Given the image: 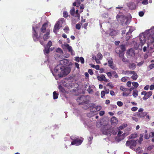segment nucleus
<instances>
[{
  "instance_id": "nucleus-19",
  "label": "nucleus",
  "mask_w": 154,
  "mask_h": 154,
  "mask_svg": "<svg viewBox=\"0 0 154 154\" xmlns=\"http://www.w3.org/2000/svg\"><path fill=\"white\" fill-rule=\"evenodd\" d=\"M131 75H132L131 76V78L133 80H136L137 79L138 76L134 71H132Z\"/></svg>"
},
{
  "instance_id": "nucleus-36",
  "label": "nucleus",
  "mask_w": 154,
  "mask_h": 154,
  "mask_svg": "<svg viewBox=\"0 0 154 154\" xmlns=\"http://www.w3.org/2000/svg\"><path fill=\"white\" fill-rule=\"evenodd\" d=\"M130 94V93L128 91L124 92L122 94V95L123 96H126L127 97Z\"/></svg>"
},
{
  "instance_id": "nucleus-24",
  "label": "nucleus",
  "mask_w": 154,
  "mask_h": 154,
  "mask_svg": "<svg viewBox=\"0 0 154 154\" xmlns=\"http://www.w3.org/2000/svg\"><path fill=\"white\" fill-rule=\"evenodd\" d=\"M70 13L73 16L75 17V9L73 7L70 10Z\"/></svg>"
},
{
  "instance_id": "nucleus-12",
  "label": "nucleus",
  "mask_w": 154,
  "mask_h": 154,
  "mask_svg": "<svg viewBox=\"0 0 154 154\" xmlns=\"http://www.w3.org/2000/svg\"><path fill=\"white\" fill-rule=\"evenodd\" d=\"M97 79L100 81H104L106 82H108L109 80L106 78L105 75H101L100 76H98L97 77Z\"/></svg>"
},
{
  "instance_id": "nucleus-18",
  "label": "nucleus",
  "mask_w": 154,
  "mask_h": 154,
  "mask_svg": "<svg viewBox=\"0 0 154 154\" xmlns=\"http://www.w3.org/2000/svg\"><path fill=\"white\" fill-rule=\"evenodd\" d=\"M56 52L57 53L56 54L58 56V57H60L62 55L63 52L61 49L60 48H58L56 50Z\"/></svg>"
},
{
  "instance_id": "nucleus-62",
  "label": "nucleus",
  "mask_w": 154,
  "mask_h": 154,
  "mask_svg": "<svg viewBox=\"0 0 154 154\" xmlns=\"http://www.w3.org/2000/svg\"><path fill=\"white\" fill-rule=\"evenodd\" d=\"M131 82L130 81H128L127 83V85L129 87H131Z\"/></svg>"
},
{
  "instance_id": "nucleus-41",
  "label": "nucleus",
  "mask_w": 154,
  "mask_h": 154,
  "mask_svg": "<svg viewBox=\"0 0 154 154\" xmlns=\"http://www.w3.org/2000/svg\"><path fill=\"white\" fill-rule=\"evenodd\" d=\"M107 76L110 78L111 79L112 76V72H108L106 73Z\"/></svg>"
},
{
  "instance_id": "nucleus-64",
  "label": "nucleus",
  "mask_w": 154,
  "mask_h": 154,
  "mask_svg": "<svg viewBox=\"0 0 154 154\" xmlns=\"http://www.w3.org/2000/svg\"><path fill=\"white\" fill-rule=\"evenodd\" d=\"M149 88L151 90L154 89V85H151L150 86Z\"/></svg>"
},
{
  "instance_id": "nucleus-15",
  "label": "nucleus",
  "mask_w": 154,
  "mask_h": 154,
  "mask_svg": "<svg viewBox=\"0 0 154 154\" xmlns=\"http://www.w3.org/2000/svg\"><path fill=\"white\" fill-rule=\"evenodd\" d=\"M147 114V113L146 112H136V115L138 116L139 118H143L146 116Z\"/></svg>"
},
{
  "instance_id": "nucleus-27",
  "label": "nucleus",
  "mask_w": 154,
  "mask_h": 154,
  "mask_svg": "<svg viewBox=\"0 0 154 154\" xmlns=\"http://www.w3.org/2000/svg\"><path fill=\"white\" fill-rule=\"evenodd\" d=\"M120 90H121V91H124V92L127 91H128L129 90L128 89L125 88L124 87H123V86H121L120 87Z\"/></svg>"
},
{
  "instance_id": "nucleus-42",
  "label": "nucleus",
  "mask_w": 154,
  "mask_h": 154,
  "mask_svg": "<svg viewBox=\"0 0 154 154\" xmlns=\"http://www.w3.org/2000/svg\"><path fill=\"white\" fill-rule=\"evenodd\" d=\"M122 61L125 63L128 62H129V60L126 58L124 57L122 58Z\"/></svg>"
},
{
  "instance_id": "nucleus-63",
  "label": "nucleus",
  "mask_w": 154,
  "mask_h": 154,
  "mask_svg": "<svg viewBox=\"0 0 154 154\" xmlns=\"http://www.w3.org/2000/svg\"><path fill=\"white\" fill-rule=\"evenodd\" d=\"M59 89L60 91H62V92H63L64 91V89L63 88V87L61 86H60L59 87Z\"/></svg>"
},
{
  "instance_id": "nucleus-59",
  "label": "nucleus",
  "mask_w": 154,
  "mask_h": 154,
  "mask_svg": "<svg viewBox=\"0 0 154 154\" xmlns=\"http://www.w3.org/2000/svg\"><path fill=\"white\" fill-rule=\"evenodd\" d=\"M80 60L82 63H84V60L83 57H81L80 58Z\"/></svg>"
},
{
  "instance_id": "nucleus-8",
  "label": "nucleus",
  "mask_w": 154,
  "mask_h": 154,
  "mask_svg": "<svg viewBox=\"0 0 154 154\" xmlns=\"http://www.w3.org/2000/svg\"><path fill=\"white\" fill-rule=\"evenodd\" d=\"M49 35H50V31L48 29L47 30L46 32V33L44 34L43 35H41L42 37V38H40V39H38L36 41L39 40L40 41V44L44 45V43L43 42H42V38H43L44 40L46 41L49 38Z\"/></svg>"
},
{
  "instance_id": "nucleus-58",
  "label": "nucleus",
  "mask_w": 154,
  "mask_h": 154,
  "mask_svg": "<svg viewBox=\"0 0 154 154\" xmlns=\"http://www.w3.org/2000/svg\"><path fill=\"white\" fill-rule=\"evenodd\" d=\"M107 86H109L110 88H112L113 87V86L111 83H109L107 84Z\"/></svg>"
},
{
  "instance_id": "nucleus-16",
  "label": "nucleus",
  "mask_w": 154,
  "mask_h": 154,
  "mask_svg": "<svg viewBox=\"0 0 154 154\" xmlns=\"http://www.w3.org/2000/svg\"><path fill=\"white\" fill-rule=\"evenodd\" d=\"M127 5L131 10L135 9L136 8V6L135 4L133 2H130L128 3Z\"/></svg>"
},
{
  "instance_id": "nucleus-34",
  "label": "nucleus",
  "mask_w": 154,
  "mask_h": 154,
  "mask_svg": "<svg viewBox=\"0 0 154 154\" xmlns=\"http://www.w3.org/2000/svg\"><path fill=\"white\" fill-rule=\"evenodd\" d=\"M143 134H141L140 135V137L139 138V142L140 144L141 143V142L143 140Z\"/></svg>"
},
{
  "instance_id": "nucleus-39",
  "label": "nucleus",
  "mask_w": 154,
  "mask_h": 154,
  "mask_svg": "<svg viewBox=\"0 0 154 154\" xmlns=\"http://www.w3.org/2000/svg\"><path fill=\"white\" fill-rule=\"evenodd\" d=\"M132 84L135 88H137L139 86L138 83L137 82H132Z\"/></svg>"
},
{
  "instance_id": "nucleus-6",
  "label": "nucleus",
  "mask_w": 154,
  "mask_h": 154,
  "mask_svg": "<svg viewBox=\"0 0 154 154\" xmlns=\"http://www.w3.org/2000/svg\"><path fill=\"white\" fill-rule=\"evenodd\" d=\"M137 140H132L127 141L126 143V145L127 146H129L131 149H134L135 146L137 144Z\"/></svg>"
},
{
  "instance_id": "nucleus-25",
  "label": "nucleus",
  "mask_w": 154,
  "mask_h": 154,
  "mask_svg": "<svg viewBox=\"0 0 154 154\" xmlns=\"http://www.w3.org/2000/svg\"><path fill=\"white\" fill-rule=\"evenodd\" d=\"M119 48V50H120L121 51L124 52L125 51V46L123 45H122L119 47L117 48Z\"/></svg>"
},
{
  "instance_id": "nucleus-49",
  "label": "nucleus",
  "mask_w": 154,
  "mask_h": 154,
  "mask_svg": "<svg viewBox=\"0 0 154 154\" xmlns=\"http://www.w3.org/2000/svg\"><path fill=\"white\" fill-rule=\"evenodd\" d=\"M75 28L76 29H80L81 28V25L79 23H77L76 24Z\"/></svg>"
},
{
  "instance_id": "nucleus-7",
  "label": "nucleus",
  "mask_w": 154,
  "mask_h": 154,
  "mask_svg": "<svg viewBox=\"0 0 154 154\" xmlns=\"http://www.w3.org/2000/svg\"><path fill=\"white\" fill-rule=\"evenodd\" d=\"M63 20V19H62V20H59L55 25L53 31L55 34H57V31L62 27Z\"/></svg>"
},
{
  "instance_id": "nucleus-32",
  "label": "nucleus",
  "mask_w": 154,
  "mask_h": 154,
  "mask_svg": "<svg viewBox=\"0 0 154 154\" xmlns=\"http://www.w3.org/2000/svg\"><path fill=\"white\" fill-rule=\"evenodd\" d=\"M49 48L46 47L45 48V49L44 50V53L45 54H48L49 52Z\"/></svg>"
},
{
  "instance_id": "nucleus-48",
  "label": "nucleus",
  "mask_w": 154,
  "mask_h": 154,
  "mask_svg": "<svg viewBox=\"0 0 154 154\" xmlns=\"http://www.w3.org/2000/svg\"><path fill=\"white\" fill-rule=\"evenodd\" d=\"M91 112H94L97 111V109L95 107H92L90 109Z\"/></svg>"
},
{
  "instance_id": "nucleus-52",
  "label": "nucleus",
  "mask_w": 154,
  "mask_h": 154,
  "mask_svg": "<svg viewBox=\"0 0 154 154\" xmlns=\"http://www.w3.org/2000/svg\"><path fill=\"white\" fill-rule=\"evenodd\" d=\"M134 30V28L131 27L130 28L128 32H129V33H131Z\"/></svg>"
},
{
  "instance_id": "nucleus-46",
  "label": "nucleus",
  "mask_w": 154,
  "mask_h": 154,
  "mask_svg": "<svg viewBox=\"0 0 154 154\" xmlns=\"http://www.w3.org/2000/svg\"><path fill=\"white\" fill-rule=\"evenodd\" d=\"M112 74L113 75L114 77L116 78H117L119 77L118 75L115 72L112 71Z\"/></svg>"
},
{
  "instance_id": "nucleus-45",
  "label": "nucleus",
  "mask_w": 154,
  "mask_h": 154,
  "mask_svg": "<svg viewBox=\"0 0 154 154\" xmlns=\"http://www.w3.org/2000/svg\"><path fill=\"white\" fill-rule=\"evenodd\" d=\"M52 42L51 41H49L48 42L46 47L48 48H50Z\"/></svg>"
},
{
  "instance_id": "nucleus-57",
  "label": "nucleus",
  "mask_w": 154,
  "mask_h": 154,
  "mask_svg": "<svg viewBox=\"0 0 154 154\" xmlns=\"http://www.w3.org/2000/svg\"><path fill=\"white\" fill-rule=\"evenodd\" d=\"M142 3L143 5H147L148 4V0H143L142 2Z\"/></svg>"
},
{
  "instance_id": "nucleus-31",
  "label": "nucleus",
  "mask_w": 154,
  "mask_h": 154,
  "mask_svg": "<svg viewBox=\"0 0 154 154\" xmlns=\"http://www.w3.org/2000/svg\"><path fill=\"white\" fill-rule=\"evenodd\" d=\"M102 55L100 53H98L97 55V58L99 59H101L102 58Z\"/></svg>"
},
{
  "instance_id": "nucleus-30",
  "label": "nucleus",
  "mask_w": 154,
  "mask_h": 154,
  "mask_svg": "<svg viewBox=\"0 0 154 154\" xmlns=\"http://www.w3.org/2000/svg\"><path fill=\"white\" fill-rule=\"evenodd\" d=\"M152 92L149 91V92H147L146 96L149 98L152 95Z\"/></svg>"
},
{
  "instance_id": "nucleus-61",
  "label": "nucleus",
  "mask_w": 154,
  "mask_h": 154,
  "mask_svg": "<svg viewBox=\"0 0 154 154\" xmlns=\"http://www.w3.org/2000/svg\"><path fill=\"white\" fill-rule=\"evenodd\" d=\"M88 72L91 75H92L93 74V72L91 69H89L88 70Z\"/></svg>"
},
{
  "instance_id": "nucleus-50",
  "label": "nucleus",
  "mask_w": 154,
  "mask_h": 154,
  "mask_svg": "<svg viewBox=\"0 0 154 154\" xmlns=\"http://www.w3.org/2000/svg\"><path fill=\"white\" fill-rule=\"evenodd\" d=\"M63 16L64 17L66 18L68 16V14L66 11H64L63 12Z\"/></svg>"
},
{
  "instance_id": "nucleus-29",
  "label": "nucleus",
  "mask_w": 154,
  "mask_h": 154,
  "mask_svg": "<svg viewBox=\"0 0 154 154\" xmlns=\"http://www.w3.org/2000/svg\"><path fill=\"white\" fill-rule=\"evenodd\" d=\"M138 92L137 90H134L133 91V95L134 97H136L138 96Z\"/></svg>"
},
{
  "instance_id": "nucleus-20",
  "label": "nucleus",
  "mask_w": 154,
  "mask_h": 154,
  "mask_svg": "<svg viewBox=\"0 0 154 154\" xmlns=\"http://www.w3.org/2000/svg\"><path fill=\"white\" fill-rule=\"evenodd\" d=\"M111 121L112 123L114 125L118 122L117 119L116 117H113L111 119Z\"/></svg>"
},
{
  "instance_id": "nucleus-56",
  "label": "nucleus",
  "mask_w": 154,
  "mask_h": 154,
  "mask_svg": "<svg viewBox=\"0 0 154 154\" xmlns=\"http://www.w3.org/2000/svg\"><path fill=\"white\" fill-rule=\"evenodd\" d=\"M154 67V63L151 64L148 67V68L149 69V70H150L152 69Z\"/></svg>"
},
{
  "instance_id": "nucleus-3",
  "label": "nucleus",
  "mask_w": 154,
  "mask_h": 154,
  "mask_svg": "<svg viewBox=\"0 0 154 154\" xmlns=\"http://www.w3.org/2000/svg\"><path fill=\"white\" fill-rule=\"evenodd\" d=\"M48 25L46 23H44L42 25V27L41 29V32L39 33V35L37 34V32L38 31V28L37 27H34L33 26L32 27L33 29V38L35 41H36L38 39L40 38H42L41 35H43V33L45 32L46 30V28Z\"/></svg>"
},
{
  "instance_id": "nucleus-38",
  "label": "nucleus",
  "mask_w": 154,
  "mask_h": 154,
  "mask_svg": "<svg viewBox=\"0 0 154 154\" xmlns=\"http://www.w3.org/2000/svg\"><path fill=\"white\" fill-rule=\"evenodd\" d=\"M145 134L144 136V137L146 139H148L150 137V135H149L147 133V130H145Z\"/></svg>"
},
{
  "instance_id": "nucleus-37",
  "label": "nucleus",
  "mask_w": 154,
  "mask_h": 154,
  "mask_svg": "<svg viewBox=\"0 0 154 154\" xmlns=\"http://www.w3.org/2000/svg\"><path fill=\"white\" fill-rule=\"evenodd\" d=\"M78 12L79 10H76V11L75 12V17H77L78 18H79L80 17V14Z\"/></svg>"
},
{
  "instance_id": "nucleus-51",
  "label": "nucleus",
  "mask_w": 154,
  "mask_h": 154,
  "mask_svg": "<svg viewBox=\"0 0 154 154\" xmlns=\"http://www.w3.org/2000/svg\"><path fill=\"white\" fill-rule=\"evenodd\" d=\"M126 40H127L129 39L131 37V36H130V35H129V33L128 32L126 34Z\"/></svg>"
},
{
  "instance_id": "nucleus-26",
  "label": "nucleus",
  "mask_w": 154,
  "mask_h": 154,
  "mask_svg": "<svg viewBox=\"0 0 154 154\" xmlns=\"http://www.w3.org/2000/svg\"><path fill=\"white\" fill-rule=\"evenodd\" d=\"M133 71H124L122 72V73L125 75H131V74Z\"/></svg>"
},
{
  "instance_id": "nucleus-28",
  "label": "nucleus",
  "mask_w": 154,
  "mask_h": 154,
  "mask_svg": "<svg viewBox=\"0 0 154 154\" xmlns=\"http://www.w3.org/2000/svg\"><path fill=\"white\" fill-rule=\"evenodd\" d=\"M53 97L54 99H57L58 97V94L55 91H54L53 93Z\"/></svg>"
},
{
  "instance_id": "nucleus-54",
  "label": "nucleus",
  "mask_w": 154,
  "mask_h": 154,
  "mask_svg": "<svg viewBox=\"0 0 154 154\" xmlns=\"http://www.w3.org/2000/svg\"><path fill=\"white\" fill-rule=\"evenodd\" d=\"M88 91L89 93H92L93 92V90L90 87L88 88Z\"/></svg>"
},
{
  "instance_id": "nucleus-44",
  "label": "nucleus",
  "mask_w": 154,
  "mask_h": 154,
  "mask_svg": "<svg viewBox=\"0 0 154 154\" xmlns=\"http://www.w3.org/2000/svg\"><path fill=\"white\" fill-rule=\"evenodd\" d=\"M136 151L137 152V153H139L142 152V150L141 148L139 147L136 149Z\"/></svg>"
},
{
  "instance_id": "nucleus-53",
  "label": "nucleus",
  "mask_w": 154,
  "mask_h": 154,
  "mask_svg": "<svg viewBox=\"0 0 154 154\" xmlns=\"http://www.w3.org/2000/svg\"><path fill=\"white\" fill-rule=\"evenodd\" d=\"M105 92L104 91H102L101 93V96L102 98H103L104 96L105 95Z\"/></svg>"
},
{
  "instance_id": "nucleus-55",
  "label": "nucleus",
  "mask_w": 154,
  "mask_h": 154,
  "mask_svg": "<svg viewBox=\"0 0 154 154\" xmlns=\"http://www.w3.org/2000/svg\"><path fill=\"white\" fill-rule=\"evenodd\" d=\"M138 108L137 107H133L132 108L131 110L132 111H135L137 110Z\"/></svg>"
},
{
  "instance_id": "nucleus-35",
  "label": "nucleus",
  "mask_w": 154,
  "mask_h": 154,
  "mask_svg": "<svg viewBox=\"0 0 154 154\" xmlns=\"http://www.w3.org/2000/svg\"><path fill=\"white\" fill-rule=\"evenodd\" d=\"M137 134L134 133L132 134L130 136V138H134L137 137Z\"/></svg>"
},
{
  "instance_id": "nucleus-14",
  "label": "nucleus",
  "mask_w": 154,
  "mask_h": 154,
  "mask_svg": "<svg viewBox=\"0 0 154 154\" xmlns=\"http://www.w3.org/2000/svg\"><path fill=\"white\" fill-rule=\"evenodd\" d=\"M119 49L116 48V53L119 54V57L122 58L124 57V53L123 51H121L120 50H119Z\"/></svg>"
},
{
  "instance_id": "nucleus-23",
  "label": "nucleus",
  "mask_w": 154,
  "mask_h": 154,
  "mask_svg": "<svg viewBox=\"0 0 154 154\" xmlns=\"http://www.w3.org/2000/svg\"><path fill=\"white\" fill-rule=\"evenodd\" d=\"M127 126V124H122V125L119 127L118 128V129L119 130H122L123 129L125 128Z\"/></svg>"
},
{
  "instance_id": "nucleus-10",
  "label": "nucleus",
  "mask_w": 154,
  "mask_h": 154,
  "mask_svg": "<svg viewBox=\"0 0 154 154\" xmlns=\"http://www.w3.org/2000/svg\"><path fill=\"white\" fill-rule=\"evenodd\" d=\"M134 51L132 48H131L127 51L126 55L128 58H130L134 57Z\"/></svg>"
},
{
  "instance_id": "nucleus-1",
  "label": "nucleus",
  "mask_w": 154,
  "mask_h": 154,
  "mask_svg": "<svg viewBox=\"0 0 154 154\" xmlns=\"http://www.w3.org/2000/svg\"><path fill=\"white\" fill-rule=\"evenodd\" d=\"M67 60L65 59L60 61V64L55 67L53 71H51L54 76L58 75L60 77L68 74L70 70L69 67L65 68L64 66L68 63Z\"/></svg>"
},
{
  "instance_id": "nucleus-5",
  "label": "nucleus",
  "mask_w": 154,
  "mask_h": 154,
  "mask_svg": "<svg viewBox=\"0 0 154 154\" xmlns=\"http://www.w3.org/2000/svg\"><path fill=\"white\" fill-rule=\"evenodd\" d=\"M110 128L108 125L103 126L101 128V131L102 133L105 135H108L110 134V135H111L110 134L112 130Z\"/></svg>"
},
{
  "instance_id": "nucleus-9",
  "label": "nucleus",
  "mask_w": 154,
  "mask_h": 154,
  "mask_svg": "<svg viewBox=\"0 0 154 154\" xmlns=\"http://www.w3.org/2000/svg\"><path fill=\"white\" fill-rule=\"evenodd\" d=\"M62 48L63 49H67L68 50L69 52H70L72 55H74L75 53L74 51L73 50L71 46H70L66 43H64V44L62 45Z\"/></svg>"
},
{
  "instance_id": "nucleus-17",
  "label": "nucleus",
  "mask_w": 154,
  "mask_h": 154,
  "mask_svg": "<svg viewBox=\"0 0 154 154\" xmlns=\"http://www.w3.org/2000/svg\"><path fill=\"white\" fill-rule=\"evenodd\" d=\"M109 66L112 69H114V66L113 65V60L111 58H109L108 60Z\"/></svg>"
},
{
  "instance_id": "nucleus-47",
  "label": "nucleus",
  "mask_w": 154,
  "mask_h": 154,
  "mask_svg": "<svg viewBox=\"0 0 154 154\" xmlns=\"http://www.w3.org/2000/svg\"><path fill=\"white\" fill-rule=\"evenodd\" d=\"M117 104L119 106H121L123 105V103L121 101H118L117 102Z\"/></svg>"
},
{
  "instance_id": "nucleus-4",
  "label": "nucleus",
  "mask_w": 154,
  "mask_h": 154,
  "mask_svg": "<svg viewBox=\"0 0 154 154\" xmlns=\"http://www.w3.org/2000/svg\"><path fill=\"white\" fill-rule=\"evenodd\" d=\"M116 19L118 21L120 22L123 26L127 25L129 23L127 17L121 14L117 15Z\"/></svg>"
},
{
  "instance_id": "nucleus-11",
  "label": "nucleus",
  "mask_w": 154,
  "mask_h": 154,
  "mask_svg": "<svg viewBox=\"0 0 154 154\" xmlns=\"http://www.w3.org/2000/svg\"><path fill=\"white\" fill-rule=\"evenodd\" d=\"M83 140V139L82 138H81L80 139H76L71 142V145H75L76 146L79 145L82 143Z\"/></svg>"
},
{
  "instance_id": "nucleus-21",
  "label": "nucleus",
  "mask_w": 154,
  "mask_h": 154,
  "mask_svg": "<svg viewBox=\"0 0 154 154\" xmlns=\"http://www.w3.org/2000/svg\"><path fill=\"white\" fill-rule=\"evenodd\" d=\"M129 68L131 69H134L136 67V65L134 63H130L128 65Z\"/></svg>"
},
{
  "instance_id": "nucleus-22",
  "label": "nucleus",
  "mask_w": 154,
  "mask_h": 154,
  "mask_svg": "<svg viewBox=\"0 0 154 154\" xmlns=\"http://www.w3.org/2000/svg\"><path fill=\"white\" fill-rule=\"evenodd\" d=\"M139 118H140L138 117V116L136 115V113H135L132 117L133 119L137 122L139 120Z\"/></svg>"
},
{
  "instance_id": "nucleus-33",
  "label": "nucleus",
  "mask_w": 154,
  "mask_h": 154,
  "mask_svg": "<svg viewBox=\"0 0 154 154\" xmlns=\"http://www.w3.org/2000/svg\"><path fill=\"white\" fill-rule=\"evenodd\" d=\"M63 30L66 33H68L69 31V27L67 26H66L63 29Z\"/></svg>"
},
{
  "instance_id": "nucleus-2",
  "label": "nucleus",
  "mask_w": 154,
  "mask_h": 154,
  "mask_svg": "<svg viewBox=\"0 0 154 154\" xmlns=\"http://www.w3.org/2000/svg\"><path fill=\"white\" fill-rule=\"evenodd\" d=\"M140 42L139 45L142 47L147 40L148 46L150 43H152L154 42V27L149 30H146V32L140 34L139 35Z\"/></svg>"
},
{
  "instance_id": "nucleus-13",
  "label": "nucleus",
  "mask_w": 154,
  "mask_h": 154,
  "mask_svg": "<svg viewBox=\"0 0 154 154\" xmlns=\"http://www.w3.org/2000/svg\"><path fill=\"white\" fill-rule=\"evenodd\" d=\"M122 133L123 132L120 131V130L119 131L117 134L119 138V140H118L119 141H120L124 139L125 134L124 133L122 134Z\"/></svg>"
},
{
  "instance_id": "nucleus-43",
  "label": "nucleus",
  "mask_w": 154,
  "mask_h": 154,
  "mask_svg": "<svg viewBox=\"0 0 154 154\" xmlns=\"http://www.w3.org/2000/svg\"><path fill=\"white\" fill-rule=\"evenodd\" d=\"M116 34L117 32L115 30L112 31L111 33H110V35L112 36L115 35Z\"/></svg>"
},
{
  "instance_id": "nucleus-40",
  "label": "nucleus",
  "mask_w": 154,
  "mask_h": 154,
  "mask_svg": "<svg viewBox=\"0 0 154 154\" xmlns=\"http://www.w3.org/2000/svg\"><path fill=\"white\" fill-rule=\"evenodd\" d=\"M128 78L127 77H123L121 79V81L123 82H125L127 80Z\"/></svg>"
},
{
  "instance_id": "nucleus-60",
  "label": "nucleus",
  "mask_w": 154,
  "mask_h": 154,
  "mask_svg": "<svg viewBox=\"0 0 154 154\" xmlns=\"http://www.w3.org/2000/svg\"><path fill=\"white\" fill-rule=\"evenodd\" d=\"M139 15L140 17H142L144 15V13L143 11H140L139 13Z\"/></svg>"
}]
</instances>
